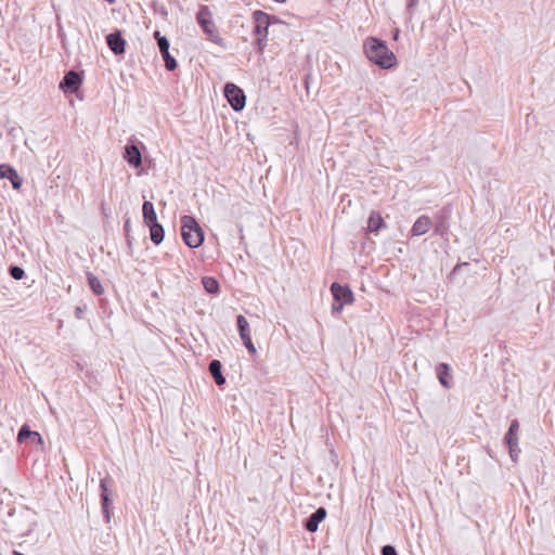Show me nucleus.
I'll return each mask as SVG.
<instances>
[{
    "label": "nucleus",
    "mask_w": 555,
    "mask_h": 555,
    "mask_svg": "<svg viewBox=\"0 0 555 555\" xmlns=\"http://www.w3.org/2000/svg\"><path fill=\"white\" fill-rule=\"evenodd\" d=\"M430 228L431 219L426 215H422L413 223L411 232L413 236H421L426 234L430 230Z\"/></svg>",
    "instance_id": "dca6fc26"
},
{
    "label": "nucleus",
    "mask_w": 555,
    "mask_h": 555,
    "mask_svg": "<svg viewBox=\"0 0 555 555\" xmlns=\"http://www.w3.org/2000/svg\"><path fill=\"white\" fill-rule=\"evenodd\" d=\"M382 555H398V553L395 546L387 544L382 547Z\"/></svg>",
    "instance_id": "a878e982"
},
{
    "label": "nucleus",
    "mask_w": 555,
    "mask_h": 555,
    "mask_svg": "<svg viewBox=\"0 0 555 555\" xmlns=\"http://www.w3.org/2000/svg\"><path fill=\"white\" fill-rule=\"evenodd\" d=\"M519 423L513 420L504 437V442L508 448L509 456L513 462H517L520 449L518 447Z\"/></svg>",
    "instance_id": "39448f33"
},
{
    "label": "nucleus",
    "mask_w": 555,
    "mask_h": 555,
    "mask_svg": "<svg viewBox=\"0 0 555 555\" xmlns=\"http://www.w3.org/2000/svg\"><path fill=\"white\" fill-rule=\"evenodd\" d=\"M437 377L444 388H451V369L447 363H439L436 369Z\"/></svg>",
    "instance_id": "a211bd4d"
},
{
    "label": "nucleus",
    "mask_w": 555,
    "mask_h": 555,
    "mask_svg": "<svg viewBox=\"0 0 555 555\" xmlns=\"http://www.w3.org/2000/svg\"><path fill=\"white\" fill-rule=\"evenodd\" d=\"M87 279H88L89 287L95 295L100 296L104 293V288H103L101 281L99 280L98 276H95L91 272H87Z\"/></svg>",
    "instance_id": "5701e85b"
},
{
    "label": "nucleus",
    "mask_w": 555,
    "mask_h": 555,
    "mask_svg": "<svg viewBox=\"0 0 555 555\" xmlns=\"http://www.w3.org/2000/svg\"><path fill=\"white\" fill-rule=\"evenodd\" d=\"M124 158L127 160V163L130 166H132L134 168H138L142 165L141 152H140L139 147L133 143L127 144L125 146Z\"/></svg>",
    "instance_id": "ddd939ff"
},
{
    "label": "nucleus",
    "mask_w": 555,
    "mask_h": 555,
    "mask_svg": "<svg viewBox=\"0 0 555 555\" xmlns=\"http://www.w3.org/2000/svg\"><path fill=\"white\" fill-rule=\"evenodd\" d=\"M0 177L10 180L14 190L21 189L23 179L18 176L17 171L10 165H0Z\"/></svg>",
    "instance_id": "f8f14e48"
},
{
    "label": "nucleus",
    "mask_w": 555,
    "mask_h": 555,
    "mask_svg": "<svg viewBox=\"0 0 555 555\" xmlns=\"http://www.w3.org/2000/svg\"><path fill=\"white\" fill-rule=\"evenodd\" d=\"M398 36H399V30H396L393 38L398 39Z\"/></svg>",
    "instance_id": "7c9ffc66"
},
{
    "label": "nucleus",
    "mask_w": 555,
    "mask_h": 555,
    "mask_svg": "<svg viewBox=\"0 0 555 555\" xmlns=\"http://www.w3.org/2000/svg\"><path fill=\"white\" fill-rule=\"evenodd\" d=\"M142 214L144 223L150 227L158 223L157 215L152 202L145 201L142 205Z\"/></svg>",
    "instance_id": "6ab92c4d"
},
{
    "label": "nucleus",
    "mask_w": 555,
    "mask_h": 555,
    "mask_svg": "<svg viewBox=\"0 0 555 555\" xmlns=\"http://www.w3.org/2000/svg\"><path fill=\"white\" fill-rule=\"evenodd\" d=\"M418 0H408L406 1V11L410 12V15H413V10L417 5Z\"/></svg>",
    "instance_id": "cd10ccee"
},
{
    "label": "nucleus",
    "mask_w": 555,
    "mask_h": 555,
    "mask_svg": "<svg viewBox=\"0 0 555 555\" xmlns=\"http://www.w3.org/2000/svg\"><path fill=\"white\" fill-rule=\"evenodd\" d=\"M326 517V509L324 507L317 508L305 522V528L309 532H315L321 521Z\"/></svg>",
    "instance_id": "4468645a"
},
{
    "label": "nucleus",
    "mask_w": 555,
    "mask_h": 555,
    "mask_svg": "<svg viewBox=\"0 0 555 555\" xmlns=\"http://www.w3.org/2000/svg\"><path fill=\"white\" fill-rule=\"evenodd\" d=\"M109 3H114L116 0H106Z\"/></svg>",
    "instance_id": "473e14b6"
},
{
    "label": "nucleus",
    "mask_w": 555,
    "mask_h": 555,
    "mask_svg": "<svg viewBox=\"0 0 555 555\" xmlns=\"http://www.w3.org/2000/svg\"><path fill=\"white\" fill-rule=\"evenodd\" d=\"M209 372L218 386L225 384V378L222 375V364L219 360H212L209 363Z\"/></svg>",
    "instance_id": "aec40b11"
},
{
    "label": "nucleus",
    "mask_w": 555,
    "mask_h": 555,
    "mask_svg": "<svg viewBox=\"0 0 555 555\" xmlns=\"http://www.w3.org/2000/svg\"><path fill=\"white\" fill-rule=\"evenodd\" d=\"M154 37L157 40L158 49L164 59L166 69L169 72L175 70L178 64L176 59L169 52V40L167 39V37L162 36L158 30L154 33Z\"/></svg>",
    "instance_id": "0eeeda50"
},
{
    "label": "nucleus",
    "mask_w": 555,
    "mask_h": 555,
    "mask_svg": "<svg viewBox=\"0 0 555 555\" xmlns=\"http://www.w3.org/2000/svg\"><path fill=\"white\" fill-rule=\"evenodd\" d=\"M151 241L155 245H159L165 237V230L160 223L152 224L149 227Z\"/></svg>",
    "instance_id": "4be33fe9"
},
{
    "label": "nucleus",
    "mask_w": 555,
    "mask_h": 555,
    "mask_svg": "<svg viewBox=\"0 0 555 555\" xmlns=\"http://www.w3.org/2000/svg\"><path fill=\"white\" fill-rule=\"evenodd\" d=\"M331 292L336 301H341L348 305L354 300L353 293L348 285H341L338 282H334L331 285Z\"/></svg>",
    "instance_id": "9d476101"
},
{
    "label": "nucleus",
    "mask_w": 555,
    "mask_h": 555,
    "mask_svg": "<svg viewBox=\"0 0 555 555\" xmlns=\"http://www.w3.org/2000/svg\"><path fill=\"white\" fill-rule=\"evenodd\" d=\"M255 23L254 35L256 37V46L259 52H262L268 43L269 27L273 24L282 23L276 16L270 15L261 10L253 13Z\"/></svg>",
    "instance_id": "f03ea898"
},
{
    "label": "nucleus",
    "mask_w": 555,
    "mask_h": 555,
    "mask_svg": "<svg viewBox=\"0 0 555 555\" xmlns=\"http://www.w3.org/2000/svg\"><path fill=\"white\" fill-rule=\"evenodd\" d=\"M224 96L234 111L238 112L245 107L246 96L236 85L228 82L224 86Z\"/></svg>",
    "instance_id": "423d86ee"
},
{
    "label": "nucleus",
    "mask_w": 555,
    "mask_h": 555,
    "mask_svg": "<svg viewBox=\"0 0 555 555\" xmlns=\"http://www.w3.org/2000/svg\"><path fill=\"white\" fill-rule=\"evenodd\" d=\"M462 264H457L455 266V268L453 269V273H455L460 268H461Z\"/></svg>",
    "instance_id": "c756f323"
},
{
    "label": "nucleus",
    "mask_w": 555,
    "mask_h": 555,
    "mask_svg": "<svg viewBox=\"0 0 555 555\" xmlns=\"http://www.w3.org/2000/svg\"><path fill=\"white\" fill-rule=\"evenodd\" d=\"M202 284L205 291L209 294H217L219 292V283L215 278L204 276Z\"/></svg>",
    "instance_id": "b1692460"
},
{
    "label": "nucleus",
    "mask_w": 555,
    "mask_h": 555,
    "mask_svg": "<svg viewBox=\"0 0 555 555\" xmlns=\"http://www.w3.org/2000/svg\"><path fill=\"white\" fill-rule=\"evenodd\" d=\"M344 305H346L345 302H341V301H336L334 299V302L332 305V311L333 313H340L343 308H344Z\"/></svg>",
    "instance_id": "bb28decb"
},
{
    "label": "nucleus",
    "mask_w": 555,
    "mask_h": 555,
    "mask_svg": "<svg viewBox=\"0 0 555 555\" xmlns=\"http://www.w3.org/2000/svg\"><path fill=\"white\" fill-rule=\"evenodd\" d=\"M108 481H109V478L105 477V478L101 479V482H100L102 512L104 514L106 521H109V519H111L109 507L113 504V501L111 499V493L107 488Z\"/></svg>",
    "instance_id": "9b49d317"
},
{
    "label": "nucleus",
    "mask_w": 555,
    "mask_h": 555,
    "mask_svg": "<svg viewBox=\"0 0 555 555\" xmlns=\"http://www.w3.org/2000/svg\"><path fill=\"white\" fill-rule=\"evenodd\" d=\"M106 42L114 54L118 55L125 52L126 41L119 31L107 35Z\"/></svg>",
    "instance_id": "2eb2a0df"
},
{
    "label": "nucleus",
    "mask_w": 555,
    "mask_h": 555,
    "mask_svg": "<svg viewBox=\"0 0 555 555\" xmlns=\"http://www.w3.org/2000/svg\"><path fill=\"white\" fill-rule=\"evenodd\" d=\"M236 324H237V331H238L240 337L243 340L244 346L251 354H255L256 348L250 338L249 324H248L246 318L244 315L240 314L237 317Z\"/></svg>",
    "instance_id": "1a4fd4ad"
},
{
    "label": "nucleus",
    "mask_w": 555,
    "mask_h": 555,
    "mask_svg": "<svg viewBox=\"0 0 555 555\" xmlns=\"http://www.w3.org/2000/svg\"><path fill=\"white\" fill-rule=\"evenodd\" d=\"M274 1H275V2H278V3H284V2H286V0H274Z\"/></svg>",
    "instance_id": "2f4dec72"
},
{
    "label": "nucleus",
    "mask_w": 555,
    "mask_h": 555,
    "mask_svg": "<svg viewBox=\"0 0 555 555\" xmlns=\"http://www.w3.org/2000/svg\"><path fill=\"white\" fill-rule=\"evenodd\" d=\"M385 227L386 224L380 214L377 211H372L367 220V231L371 233H377L382 228Z\"/></svg>",
    "instance_id": "412c9836"
},
{
    "label": "nucleus",
    "mask_w": 555,
    "mask_h": 555,
    "mask_svg": "<svg viewBox=\"0 0 555 555\" xmlns=\"http://www.w3.org/2000/svg\"><path fill=\"white\" fill-rule=\"evenodd\" d=\"M196 22L206 35L207 40L219 46L224 47V39L220 36L215 22L212 20V13L207 5H201L196 13Z\"/></svg>",
    "instance_id": "7ed1b4c3"
},
{
    "label": "nucleus",
    "mask_w": 555,
    "mask_h": 555,
    "mask_svg": "<svg viewBox=\"0 0 555 555\" xmlns=\"http://www.w3.org/2000/svg\"><path fill=\"white\" fill-rule=\"evenodd\" d=\"M124 228H125V231L128 233L129 229H130V220L129 219L126 220Z\"/></svg>",
    "instance_id": "c85d7f7f"
},
{
    "label": "nucleus",
    "mask_w": 555,
    "mask_h": 555,
    "mask_svg": "<svg viewBox=\"0 0 555 555\" xmlns=\"http://www.w3.org/2000/svg\"><path fill=\"white\" fill-rule=\"evenodd\" d=\"M9 274L14 279V280H22L24 276H25V271L23 268L18 267V266H10L9 267Z\"/></svg>",
    "instance_id": "393cba45"
},
{
    "label": "nucleus",
    "mask_w": 555,
    "mask_h": 555,
    "mask_svg": "<svg viewBox=\"0 0 555 555\" xmlns=\"http://www.w3.org/2000/svg\"><path fill=\"white\" fill-rule=\"evenodd\" d=\"M181 235L184 243L190 248L199 247L204 242V232L195 218L185 215L181 218Z\"/></svg>",
    "instance_id": "20e7f679"
},
{
    "label": "nucleus",
    "mask_w": 555,
    "mask_h": 555,
    "mask_svg": "<svg viewBox=\"0 0 555 555\" xmlns=\"http://www.w3.org/2000/svg\"><path fill=\"white\" fill-rule=\"evenodd\" d=\"M81 83V76L75 70H69L65 74L63 80L60 82V89L64 93H75L79 90Z\"/></svg>",
    "instance_id": "6e6552de"
},
{
    "label": "nucleus",
    "mask_w": 555,
    "mask_h": 555,
    "mask_svg": "<svg viewBox=\"0 0 555 555\" xmlns=\"http://www.w3.org/2000/svg\"><path fill=\"white\" fill-rule=\"evenodd\" d=\"M363 50L366 57L380 68L389 69L397 64L396 55L384 40L369 37L364 40Z\"/></svg>",
    "instance_id": "f257e3e1"
},
{
    "label": "nucleus",
    "mask_w": 555,
    "mask_h": 555,
    "mask_svg": "<svg viewBox=\"0 0 555 555\" xmlns=\"http://www.w3.org/2000/svg\"><path fill=\"white\" fill-rule=\"evenodd\" d=\"M27 439H30L33 442H37V443H40L42 444L43 441H42V438L40 436L39 433L37 431H33L30 430L29 426L24 424L21 428H20V431H18V435H17V441L20 443H23L24 441H26Z\"/></svg>",
    "instance_id": "f3484780"
}]
</instances>
